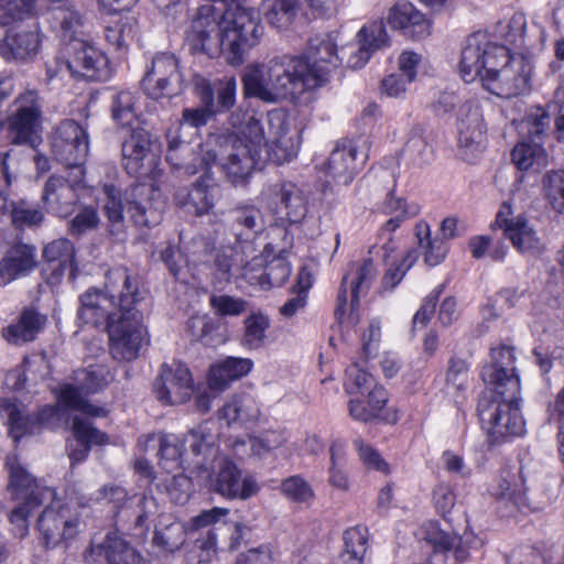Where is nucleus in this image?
Instances as JSON below:
<instances>
[{
  "label": "nucleus",
  "instance_id": "1",
  "mask_svg": "<svg viewBox=\"0 0 564 564\" xmlns=\"http://www.w3.org/2000/svg\"><path fill=\"white\" fill-rule=\"evenodd\" d=\"M263 32L254 8L236 4L219 15L215 7L207 3L193 15L186 41L193 51L209 55L221 52L230 65L239 66L249 50L260 43Z\"/></svg>",
  "mask_w": 564,
  "mask_h": 564
},
{
  "label": "nucleus",
  "instance_id": "2",
  "mask_svg": "<svg viewBox=\"0 0 564 564\" xmlns=\"http://www.w3.org/2000/svg\"><path fill=\"white\" fill-rule=\"evenodd\" d=\"M243 88L247 96L267 102L295 100L325 85V72L302 55H279L267 63L246 67Z\"/></svg>",
  "mask_w": 564,
  "mask_h": 564
},
{
  "label": "nucleus",
  "instance_id": "3",
  "mask_svg": "<svg viewBox=\"0 0 564 564\" xmlns=\"http://www.w3.org/2000/svg\"><path fill=\"white\" fill-rule=\"evenodd\" d=\"M264 130L260 121L249 117L239 130L230 135L209 139L200 149V169L185 165L188 174L208 170L218 163L234 185L242 184L250 176L263 148Z\"/></svg>",
  "mask_w": 564,
  "mask_h": 564
},
{
  "label": "nucleus",
  "instance_id": "4",
  "mask_svg": "<svg viewBox=\"0 0 564 564\" xmlns=\"http://www.w3.org/2000/svg\"><path fill=\"white\" fill-rule=\"evenodd\" d=\"M110 290L112 294L120 292L119 319L110 324L109 335L110 354L120 361H131L138 358L140 350L149 341L148 332L143 324V316L137 308L143 300V293L138 292L132 280L123 271L113 272Z\"/></svg>",
  "mask_w": 564,
  "mask_h": 564
},
{
  "label": "nucleus",
  "instance_id": "5",
  "mask_svg": "<svg viewBox=\"0 0 564 564\" xmlns=\"http://www.w3.org/2000/svg\"><path fill=\"white\" fill-rule=\"evenodd\" d=\"M7 467L10 474L8 488L12 498L18 502V506L11 511L9 520L15 527L17 535L24 538L29 531V516L44 501L51 499L54 491L33 478L15 455L8 456Z\"/></svg>",
  "mask_w": 564,
  "mask_h": 564
},
{
  "label": "nucleus",
  "instance_id": "6",
  "mask_svg": "<svg viewBox=\"0 0 564 564\" xmlns=\"http://www.w3.org/2000/svg\"><path fill=\"white\" fill-rule=\"evenodd\" d=\"M492 399H482L478 405L479 417L484 430L492 443L503 441L508 436H520L524 433L525 423L520 414L519 394L507 391H494Z\"/></svg>",
  "mask_w": 564,
  "mask_h": 564
},
{
  "label": "nucleus",
  "instance_id": "7",
  "mask_svg": "<svg viewBox=\"0 0 564 564\" xmlns=\"http://www.w3.org/2000/svg\"><path fill=\"white\" fill-rule=\"evenodd\" d=\"M111 380L112 375L104 365H90L85 369L76 370L74 372L75 386L63 384L57 391V401L68 409L80 411L89 416H105L107 410L88 403L85 395L98 392Z\"/></svg>",
  "mask_w": 564,
  "mask_h": 564
},
{
  "label": "nucleus",
  "instance_id": "8",
  "mask_svg": "<svg viewBox=\"0 0 564 564\" xmlns=\"http://www.w3.org/2000/svg\"><path fill=\"white\" fill-rule=\"evenodd\" d=\"M506 58V46L490 42L484 33H474L466 39L462 48L458 72L464 82L479 79L485 87V77Z\"/></svg>",
  "mask_w": 564,
  "mask_h": 564
},
{
  "label": "nucleus",
  "instance_id": "9",
  "mask_svg": "<svg viewBox=\"0 0 564 564\" xmlns=\"http://www.w3.org/2000/svg\"><path fill=\"white\" fill-rule=\"evenodd\" d=\"M376 276L377 269L371 259L354 263L344 276L335 308V317L341 327L350 328L358 324L359 297L368 292Z\"/></svg>",
  "mask_w": 564,
  "mask_h": 564
},
{
  "label": "nucleus",
  "instance_id": "10",
  "mask_svg": "<svg viewBox=\"0 0 564 564\" xmlns=\"http://www.w3.org/2000/svg\"><path fill=\"white\" fill-rule=\"evenodd\" d=\"M117 271H123L126 275L132 280V284L135 286L137 291L142 292L140 290L138 275L130 273L127 268L118 267L109 270L106 275L105 291L91 288L80 296L78 317L85 324H91L94 326L106 325L108 329L112 322L119 319V315L122 313L120 307V292L112 294L110 290L111 275Z\"/></svg>",
  "mask_w": 564,
  "mask_h": 564
},
{
  "label": "nucleus",
  "instance_id": "11",
  "mask_svg": "<svg viewBox=\"0 0 564 564\" xmlns=\"http://www.w3.org/2000/svg\"><path fill=\"white\" fill-rule=\"evenodd\" d=\"M82 527V514L72 503L53 502L37 519L40 539L45 547L67 546L77 538Z\"/></svg>",
  "mask_w": 564,
  "mask_h": 564
},
{
  "label": "nucleus",
  "instance_id": "12",
  "mask_svg": "<svg viewBox=\"0 0 564 564\" xmlns=\"http://www.w3.org/2000/svg\"><path fill=\"white\" fill-rule=\"evenodd\" d=\"M64 54L66 61L58 64L56 69L47 68L51 78L64 72L89 80H101L108 77L106 55L87 40L75 39L65 43Z\"/></svg>",
  "mask_w": 564,
  "mask_h": 564
},
{
  "label": "nucleus",
  "instance_id": "13",
  "mask_svg": "<svg viewBox=\"0 0 564 564\" xmlns=\"http://www.w3.org/2000/svg\"><path fill=\"white\" fill-rule=\"evenodd\" d=\"M207 481L210 491L229 500H247L259 491L257 480L252 476H242L238 466L226 456H215L213 473L198 471Z\"/></svg>",
  "mask_w": 564,
  "mask_h": 564
},
{
  "label": "nucleus",
  "instance_id": "14",
  "mask_svg": "<svg viewBox=\"0 0 564 564\" xmlns=\"http://www.w3.org/2000/svg\"><path fill=\"white\" fill-rule=\"evenodd\" d=\"M485 77V88L502 98L524 95L531 89L532 64L522 55H510Z\"/></svg>",
  "mask_w": 564,
  "mask_h": 564
},
{
  "label": "nucleus",
  "instance_id": "15",
  "mask_svg": "<svg viewBox=\"0 0 564 564\" xmlns=\"http://www.w3.org/2000/svg\"><path fill=\"white\" fill-rule=\"evenodd\" d=\"M495 223L518 252L538 256L544 250L543 240L534 225L524 213L517 212L511 202L500 206Z\"/></svg>",
  "mask_w": 564,
  "mask_h": 564
},
{
  "label": "nucleus",
  "instance_id": "16",
  "mask_svg": "<svg viewBox=\"0 0 564 564\" xmlns=\"http://www.w3.org/2000/svg\"><path fill=\"white\" fill-rule=\"evenodd\" d=\"M121 151L123 166L129 174L149 176L152 181L159 177L160 148L147 130H132L122 142Z\"/></svg>",
  "mask_w": 564,
  "mask_h": 564
},
{
  "label": "nucleus",
  "instance_id": "17",
  "mask_svg": "<svg viewBox=\"0 0 564 564\" xmlns=\"http://www.w3.org/2000/svg\"><path fill=\"white\" fill-rule=\"evenodd\" d=\"M262 196L268 208L281 221L300 224L308 213L306 193L291 181H281L268 186Z\"/></svg>",
  "mask_w": 564,
  "mask_h": 564
},
{
  "label": "nucleus",
  "instance_id": "18",
  "mask_svg": "<svg viewBox=\"0 0 564 564\" xmlns=\"http://www.w3.org/2000/svg\"><path fill=\"white\" fill-rule=\"evenodd\" d=\"M142 89L151 99L171 98L181 93L183 76L174 54L160 53L153 57L143 76Z\"/></svg>",
  "mask_w": 564,
  "mask_h": 564
},
{
  "label": "nucleus",
  "instance_id": "19",
  "mask_svg": "<svg viewBox=\"0 0 564 564\" xmlns=\"http://www.w3.org/2000/svg\"><path fill=\"white\" fill-rule=\"evenodd\" d=\"M52 151L56 160L75 169L76 177L80 178L84 174L82 165L89 151L86 130L74 120L63 121L53 135Z\"/></svg>",
  "mask_w": 564,
  "mask_h": 564
},
{
  "label": "nucleus",
  "instance_id": "20",
  "mask_svg": "<svg viewBox=\"0 0 564 564\" xmlns=\"http://www.w3.org/2000/svg\"><path fill=\"white\" fill-rule=\"evenodd\" d=\"M530 138L519 141L511 151L512 163L518 170L536 173L547 165V153L542 144V133L547 126V116L538 110L528 118Z\"/></svg>",
  "mask_w": 564,
  "mask_h": 564
},
{
  "label": "nucleus",
  "instance_id": "21",
  "mask_svg": "<svg viewBox=\"0 0 564 564\" xmlns=\"http://www.w3.org/2000/svg\"><path fill=\"white\" fill-rule=\"evenodd\" d=\"M156 399L164 405L183 404L195 392L194 380L187 366L173 361L161 367L153 383Z\"/></svg>",
  "mask_w": 564,
  "mask_h": 564
},
{
  "label": "nucleus",
  "instance_id": "22",
  "mask_svg": "<svg viewBox=\"0 0 564 564\" xmlns=\"http://www.w3.org/2000/svg\"><path fill=\"white\" fill-rule=\"evenodd\" d=\"M124 202L137 226L150 228L161 223L165 199L154 184L131 186L124 193Z\"/></svg>",
  "mask_w": 564,
  "mask_h": 564
},
{
  "label": "nucleus",
  "instance_id": "23",
  "mask_svg": "<svg viewBox=\"0 0 564 564\" xmlns=\"http://www.w3.org/2000/svg\"><path fill=\"white\" fill-rule=\"evenodd\" d=\"M516 357L513 348L501 345L490 351V362L481 370L485 383L492 387L494 391L509 392L511 395L520 393V380L516 373Z\"/></svg>",
  "mask_w": 564,
  "mask_h": 564
},
{
  "label": "nucleus",
  "instance_id": "24",
  "mask_svg": "<svg viewBox=\"0 0 564 564\" xmlns=\"http://www.w3.org/2000/svg\"><path fill=\"white\" fill-rule=\"evenodd\" d=\"M17 111L8 119V129L14 143H34L40 128L41 110L37 95L28 91L17 99Z\"/></svg>",
  "mask_w": 564,
  "mask_h": 564
},
{
  "label": "nucleus",
  "instance_id": "25",
  "mask_svg": "<svg viewBox=\"0 0 564 564\" xmlns=\"http://www.w3.org/2000/svg\"><path fill=\"white\" fill-rule=\"evenodd\" d=\"M358 44L340 48V57L349 68H361L370 58L372 52L387 45L388 35L381 21H375L362 26L357 33Z\"/></svg>",
  "mask_w": 564,
  "mask_h": 564
},
{
  "label": "nucleus",
  "instance_id": "26",
  "mask_svg": "<svg viewBox=\"0 0 564 564\" xmlns=\"http://www.w3.org/2000/svg\"><path fill=\"white\" fill-rule=\"evenodd\" d=\"M267 123L268 135H264L263 147L268 148V158L276 164L291 161L296 156L299 147L293 138L288 137L285 115L279 110L270 111Z\"/></svg>",
  "mask_w": 564,
  "mask_h": 564
},
{
  "label": "nucleus",
  "instance_id": "27",
  "mask_svg": "<svg viewBox=\"0 0 564 564\" xmlns=\"http://www.w3.org/2000/svg\"><path fill=\"white\" fill-rule=\"evenodd\" d=\"M387 403V390L382 386H373L365 395L349 399L348 412L352 420L361 423H369L377 420L395 423L398 421L395 411H387L383 413Z\"/></svg>",
  "mask_w": 564,
  "mask_h": 564
},
{
  "label": "nucleus",
  "instance_id": "28",
  "mask_svg": "<svg viewBox=\"0 0 564 564\" xmlns=\"http://www.w3.org/2000/svg\"><path fill=\"white\" fill-rule=\"evenodd\" d=\"M88 564H139L142 556L118 534L109 532L102 542H93L85 553Z\"/></svg>",
  "mask_w": 564,
  "mask_h": 564
},
{
  "label": "nucleus",
  "instance_id": "29",
  "mask_svg": "<svg viewBox=\"0 0 564 564\" xmlns=\"http://www.w3.org/2000/svg\"><path fill=\"white\" fill-rule=\"evenodd\" d=\"M367 155L359 156L358 147L354 141H343L332 151L326 173L341 185L349 184L362 167Z\"/></svg>",
  "mask_w": 564,
  "mask_h": 564
},
{
  "label": "nucleus",
  "instance_id": "30",
  "mask_svg": "<svg viewBox=\"0 0 564 564\" xmlns=\"http://www.w3.org/2000/svg\"><path fill=\"white\" fill-rule=\"evenodd\" d=\"M42 199L48 213L67 217L74 213L78 202L76 184L53 175L45 183Z\"/></svg>",
  "mask_w": 564,
  "mask_h": 564
},
{
  "label": "nucleus",
  "instance_id": "31",
  "mask_svg": "<svg viewBox=\"0 0 564 564\" xmlns=\"http://www.w3.org/2000/svg\"><path fill=\"white\" fill-rule=\"evenodd\" d=\"M388 22L412 39H423L431 33L430 20L409 1H398L389 11Z\"/></svg>",
  "mask_w": 564,
  "mask_h": 564
},
{
  "label": "nucleus",
  "instance_id": "32",
  "mask_svg": "<svg viewBox=\"0 0 564 564\" xmlns=\"http://www.w3.org/2000/svg\"><path fill=\"white\" fill-rule=\"evenodd\" d=\"M458 142L462 148L477 150L484 141L485 124L479 106L467 101L458 109Z\"/></svg>",
  "mask_w": 564,
  "mask_h": 564
},
{
  "label": "nucleus",
  "instance_id": "33",
  "mask_svg": "<svg viewBox=\"0 0 564 564\" xmlns=\"http://www.w3.org/2000/svg\"><path fill=\"white\" fill-rule=\"evenodd\" d=\"M253 361L249 358L227 357L210 366L207 384L212 391L220 393L231 382L246 377L252 369Z\"/></svg>",
  "mask_w": 564,
  "mask_h": 564
},
{
  "label": "nucleus",
  "instance_id": "34",
  "mask_svg": "<svg viewBox=\"0 0 564 564\" xmlns=\"http://www.w3.org/2000/svg\"><path fill=\"white\" fill-rule=\"evenodd\" d=\"M47 318L34 308H25L17 321L1 330L2 337L11 345H23L33 341L44 328Z\"/></svg>",
  "mask_w": 564,
  "mask_h": 564
},
{
  "label": "nucleus",
  "instance_id": "35",
  "mask_svg": "<svg viewBox=\"0 0 564 564\" xmlns=\"http://www.w3.org/2000/svg\"><path fill=\"white\" fill-rule=\"evenodd\" d=\"M35 265L34 248L25 243H17L8 249L0 261V281L8 284L30 272Z\"/></svg>",
  "mask_w": 564,
  "mask_h": 564
},
{
  "label": "nucleus",
  "instance_id": "36",
  "mask_svg": "<svg viewBox=\"0 0 564 564\" xmlns=\"http://www.w3.org/2000/svg\"><path fill=\"white\" fill-rule=\"evenodd\" d=\"M217 441L218 434L215 424L210 422H205L191 430L184 438V443L188 444L192 454L196 457L193 464L197 467L198 471H206L203 460L207 456H217L215 448Z\"/></svg>",
  "mask_w": 564,
  "mask_h": 564
},
{
  "label": "nucleus",
  "instance_id": "37",
  "mask_svg": "<svg viewBox=\"0 0 564 564\" xmlns=\"http://www.w3.org/2000/svg\"><path fill=\"white\" fill-rule=\"evenodd\" d=\"M72 431L77 442L76 448L73 447V443H69L67 446L72 464L84 460L91 445H101L107 442V435L105 433L95 429L87 420H83L78 416L73 419Z\"/></svg>",
  "mask_w": 564,
  "mask_h": 564
},
{
  "label": "nucleus",
  "instance_id": "38",
  "mask_svg": "<svg viewBox=\"0 0 564 564\" xmlns=\"http://www.w3.org/2000/svg\"><path fill=\"white\" fill-rule=\"evenodd\" d=\"M304 56L311 64L324 69L325 84L328 82L330 70L344 63V57H340V51L332 35L311 40L308 53Z\"/></svg>",
  "mask_w": 564,
  "mask_h": 564
},
{
  "label": "nucleus",
  "instance_id": "39",
  "mask_svg": "<svg viewBox=\"0 0 564 564\" xmlns=\"http://www.w3.org/2000/svg\"><path fill=\"white\" fill-rule=\"evenodd\" d=\"M260 414L256 399L249 393H236L226 401L219 411V419L226 421L227 425L235 423H248L256 421Z\"/></svg>",
  "mask_w": 564,
  "mask_h": 564
},
{
  "label": "nucleus",
  "instance_id": "40",
  "mask_svg": "<svg viewBox=\"0 0 564 564\" xmlns=\"http://www.w3.org/2000/svg\"><path fill=\"white\" fill-rule=\"evenodd\" d=\"M232 230L239 241H251L264 227L261 210L253 205H239L231 212Z\"/></svg>",
  "mask_w": 564,
  "mask_h": 564
},
{
  "label": "nucleus",
  "instance_id": "41",
  "mask_svg": "<svg viewBox=\"0 0 564 564\" xmlns=\"http://www.w3.org/2000/svg\"><path fill=\"white\" fill-rule=\"evenodd\" d=\"M430 541L435 550L453 551L458 562L467 560L469 549H478L482 544L480 539L468 531L464 532L460 536L444 531H437L430 538Z\"/></svg>",
  "mask_w": 564,
  "mask_h": 564
},
{
  "label": "nucleus",
  "instance_id": "42",
  "mask_svg": "<svg viewBox=\"0 0 564 564\" xmlns=\"http://www.w3.org/2000/svg\"><path fill=\"white\" fill-rule=\"evenodd\" d=\"M4 44L14 58L25 61L36 55L41 39L37 30L18 28L8 32Z\"/></svg>",
  "mask_w": 564,
  "mask_h": 564
},
{
  "label": "nucleus",
  "instance_id": "43",
  "mask_svg": "<svg viewBox=\"0 0 564 564\" xmlns=\"http://www.w3.org/2000/svg\"><path fill=\"white\" fill-rule=\"evenodd\" d=\"M159 465L165 474L181 470L183 467L184 440L174 434H159Z\"/></svg>",
  "mask_w": 564,
  "mask_h": 564
},
{
  "label": "nucleus",
  "instance_id": "44",
  "mask_svg": "<svg viewBox=\"0 0 564 564\" xmlns=\"http://www.w3.org/2000/svg\"><path fill=\"white\" fill-rule=\"evenodd\" d=\"M104 192L106 198L102 210L108 220L109 232L118 236L124 230L123 196L119 188L110 184L104 186Z\"/></svg>",
  "mask_w": 564,
  "mask_h": 564
},
{
  "label": "nucleus",
  "instance_id": "45",
  "mask_svg": "<svg viewBox=\"0 0 564 564\" xmlns=\"http://www.w3.org/2000/svg\"><path fill=\"white\" fill-rule=\"evenodd\" d=\"M419 247L424 251V262L430 267L440 264L446 257L448 247L441 238H431L429 224L421 221L415 226Z\"/></svg>",
  "mask_w": 564,
  "mask_h": 564
},
{
  "label": "nucleus",
  "instance_id": "46",
  "mask_svg": "<svg viewBox=\"0 0 564 564\" xmlns=\"http://www.w3.org/2000/svg\"><path fill=\"white\" fill-rule=\"evenodd\" d=\"M299 0H262L260 11L265 21L275 28H286L294 19Z\"/></svg>",
  "mask_w": 564,
  "mask_h": 564
},
{
  "label": "nucleus",
  "instance_id": "47",
  "mask_svg": "<svg viewBox=\"0 0 564 564\" xmlns=\"http://www.w3.org/2000/svg\"><path fill=\"white\" fill-rule=\"evenodd\" d=\"M328 482L334 488L346 491L349 489L347 473V452L341 442H334L329 447Z\"/></svg>",
  "mask_w": 564,
  "mask_h": 564
},
{
  "label": "nucleus",
  "instance_id": "48",
  "mask_svg": "<svg viewBox=\"0 0 564 564\" xmlns=\"http://www.w3.org/2000/svg\"><path fill=\"white\" fill-rule=\"evenodd\" d=\"M270 327L269 316L262 312L248 315L243 322L241 345L248 349L261 348L267 339V330Z\"/></svg>",
  "mask_w": 564,
  "mask_h": 564
},
{
  "label": "nucleus",
  "instance_id": "49",
  "mask_svg": "<svg viewBox=\"0 0 564 564\" xmlns=\"http://www.w3.org/2000/svg\"><path fill=\"white\" fill-rule=\"evenodd\" d=\"M0 413L7 420L11 437L18 442L23 435L32 432V422L25 416L15 402L0 399Z\"/></svg>",
  "mask_w": 564,
  "mask_h": 564
},
{
  "label": "nucleus",
  "instance_id": "50",
  "mask_svg": "<svg viewBox=\"0 0 564 564\" xmlns=\"http://www.w3.org/2000/svg\"><path fill=\"white\" fill-rule=\"evenodd\" d=\"M135 31L137 20L127 13L106 26L105 36L109 44L120 50L127 47L133 41Z\"/></svg>",
  "mask_w": 564,
  "mask_h": 564
},
{
  "label": "nucleus",
  "instance_id": "51",
  "mask_svg": "<svg viewBox=\"0 0 564 564\" xmlns=\"http://www.w3.org/2000/svg\"><path fill=\"white\" fill-rule=\"evenodd\" d=\"M345 549L341 554L346 564H362L367 552V535L361 528L355 527L344 532Z\"/></svg>",
  "mask_w": 564,
  "mask_h": 564
},
{
  "label": "nucleus",
  "instance_id": "52",
  "mask_svg": "<svg viewBox=\"0 0 564 564\" xmlns=\"http://www.w3.org/2000/svg\"><path fill=\"white\" fill-rule=\"evenodd\" d=\"M376 383L375 378L359 364L354 362L346 369L344 388L352 397L365 395Z\"/></svg>",
  "mask_w": 564,
  "mask_h": 564
},
{
  "label": "nucleus",
  "instance_id": "53",
  "mask_svg": "<svg viewBox=\"0 0 564 564\" xmlns=\"http://www.w3.org/2000/svg\"><path fill=\"white\" fill-rule=\"evenodd\" d=\"M55 19L61 24L62 39L68 43L72 40L80 39V28L83 25L82 15L75 9L70 1L61 7H56Z\"/></svg>",
  "mask_w": 564,
  "mask_h": 564
},
{
  "label": "nucleus",
  "instance_id": "54",
  "mask_svg": "<svg viewBox=\"0 0 564 564\" xmlns=\"http://www.w3.org/2000/svg\"><path fill=\"white\" fill-rule=\"evenodd\" d=\"M55 19L61 24L62 39L68 43L72 40L80 39V28L83 25L82 15L75 9L70 1L61 7H56Z\"/></svg>",
  "mask_w": 564,
  "mask_h": 564
},
{
  "label": "nucleus",
  "instance_id": "55",
  "mask_svg": "<svg viewBox=\"0 0 564 564\" xmlns=\"http://www.w3.org/2000/svg\"><path fill=\"white\" fill-rule=\"evenodd\" d=\"M417 258V251L415 249H409L402 253L399 261L391 263L382 278V292L392 291L402 281L405 273L416 262Z\"/></svg>",
  "mask_w": 564,
  "mask_h": 564
},
{
  "label": "nucleus",
  "instance_id": "56",
  "mask_svg": "<svg viewBox=\"0 0 564 564\" xmlns=\"http://www.w3.org/2000/svg\"><path fill=\"white\" fill-rule=\"evenodd\" d=\"M160 485L163 486L175 503H185L192 494V480L181 470L162 475Z\"/></svg>",
  "mask_w": 564,
  "mask_h": 564
},
{
  "label": "nucleus",
  "instance_id": "57",
  "mask_svg": "<svg viewBox=\"0 0 564 564\" xmlns=\"http://www.w3.org/2000/svg\"><path fill=\"white\" fill-rule=\"evenodd\" d=\"M218 323L206 314L192 316L187 322V330L194 340H199L207 346L216 345V330Z\"/></svg>",
  "mask_w": 564,
  "mask_h": 564
},
{
  "label": "nucleus",
  "instance_id": "58",
  "mask_svg": "<svg viewBox=\"0 0 564 564\" xmlns=\"http://www.w3.org/2000/svg\"><path fill=\"white\" fill-rule=\"evenodd\" d=\"M403 155L415 166H424L433 159V151L421 133L414 131L403 147Z\"/></svg>",
  "mask_w": 564,
  "mask_h": 564
},
{
  "label": "nucleus",
  "instance_id": "59",
  "mask_svg": "<svg viewBox=\"0 0 564 564\" xmlns=\"http://www.w3.org/2000/svg\"><path fill=\"white\" fill-rule=\"evenodd\" d=\"M43 257L46 261L56 263L57 268L66 269L74 262V245L65 238L54 240L44 248Z\"/></svg>",
  "mask_w": 564,
  "mask_h": 564
},
{
  "label": "nucleus",
  "instance_id": "60",
  "mask_svg": "<svg viewBox=\"0 0 564 564\" xmlns=\"http://www.w3.org/2000/svg\"><path fill=\"white\" fill-rule=\"evenodd\" d=\"M185 542L184 527L178 522H173L162 529H158L153 535V544L162 547L166 552L178 550Z\"/></svg>",
  "mask_w": 564,
  "mask_h": 564
},
{
  "label": "nucleus",
  "instance_id": "61",
  "mask_svg": "<svg viewBox=\"0 0 564 564\" xmlns=\"http://www.w3.org/2000/svg\"><path fill=\"white\" fill-rule=\"evenodd\" d=\"M281 491L288 499L299 503H307L314 499L311 485L299 475L284 479L281 482Z\"/></svg>",
  "mask_w": 564,
  "mask_h": 564
},
{
  "label": "nucleus",
  "instance_id": "62",
  "mask_svg": "<svg viewBox=\"0 0 564 564\" xmlns=\"http://www.w3.org/2000/svg\"><path fill=\"white\" fill-rule=\"evenodd\" d=\"M525 486L520 475H510L508 478H503L499 485V491L497 495L505 500L511 501L518 508L525 506Z\"/></svg>",
  "mask_w": 564,
  "mask_h": 564
},
{
  "label": "nucleus",
  "instance_id": "63",
  "mask_svg": "<svg viewBox=\"0 0 564 564\" xmlns=\"http://www.w3.org/2000/svg\"><path fill=\"white\" fill-rule=\"evenodd\" d=\"M134 95L121 91L116 95L112 104L113 119L121 126H131L137 118Z\"/></svg>",
  "mask_w": 564,
  "mask_h": 564
},
{
  "label": "nucleus",
  "instance_id": "64",
  "mask_svg": "<svg viewBox=\"0 0 564 564\" xmlns=\"http://www.w3.org/2000/svg\"><path fill=\"white\" fill-rule=\"evenodd\" d=\"M544 191L551 204L558 212L564 210V171L547 173L544 180Z\"/></svg>",
  "mask_w": 564,
  "mask_h": 564
}]
</instances>
